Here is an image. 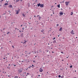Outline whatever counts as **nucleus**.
<instances>
[{
	"mask_svg": "<svg viewBox=\"0 0 78 78\" xmlns=\"http://www.w3.org/2000/svg\"><path fill=\"white\" fill-rule=\"evenodd\" d=\"M70 34H75V33H74V31H73V30H72L70 32Z\"/></svg>",
	"mask_w": 78,
	"mask_h": 78,
	"instance_id": "nucleus-1",
	"label": "nucleus"
},
{
	"mask_svg": "<svg viewBox=\"0 0 78 78\" xmlns=\"http://www.w3.org/2000/svg\"><path fill=\"white\" fill-rule=\"evenodd\" d=\"M69 3V2H65V5H66V6H68Z\"/></svg>",
	"mask_w": 78,
	"mask_h": 78,
	"instance_id": "nucleus-2",
	"label": "nucleus"
},
{
	"mask_svg": "<svg viewBox=\"0 0 78 78\" xmlns=\"http://www.w3.org/2000/svg\"><path fill=\"white\" fill-rule=\"evenodd\" d=\"M39 71H40V72H42L43 71V69L41 68L40 69Z\"/></svg>",
	"mask_w": 78,
	"mask_h": 78,
	"instance_id": "nucleus-3",
	"label": "nucleus"
},
{
	"mask_svg": "<svg viewBox=\"0 0 78 78\" xmlns=\"http://www.w3.org/2000/svg\"><path fill=\"white\" fill-rule=\"evenodd\" d=\"M59 13L60 14V15H61V16H62V15H63V14H64V12H59Z\"/></svg>",
	"mask_w": 78,
	"mask_h": 78,
	"instance_id": "nucleus-4",
	"label": "nucleus"
},
{
	"mask_svg": "<svg viewBox=\"0 0 78 78\" xmlns=\"http://www.w3.org/2000/svg\"><path fill=\"white\" fill-rule=\"evenodd\" d=\"M41 8H43L44 7V5L43 4H41L40 5Z\"/></svg>",
	"mask_w": 78,
	"mask_h": 78,
	"instance_id": "nucleus-5",
	"label": "nucleus"
},
{
	"mask_svg": "<svg viewBox=\"0 0 78 78\" xmlns=\"http://www.w3.org/2000/svg\"><path fill=\"white\" fill-rule=\"evenodd\" d=\"M22 69H19V73H20H20H21V72H22Z\"/></svg>",
	"mask_w": 78,
	"mask_h": 78,
	"instance_id": "nucleus-6",
	"label": "nucleus"
},
{
	"mask_svg": "<svg viewBox=\"0 0 78 78\" xmlns=\"http://www.w3.org/2000/svg\"><path fill=\"white\" fill-rule=\"evenodd\" d=\"M12 5H9V7L10 8H12Z\"/></svg>",
	"mask_w": 78,
	"mask_h": 78,
	"instance_id": "nucleus-7",
	"label": "nucleus"
},
{
	"mask_svg": "<svg viewBox=\"0 0 78 78\" xmlns=\"http://www.w3.org/2000/svg\"><path fill=\"white\" fill-rule=\"evenodd\" d=\"M37 6H38V7H39V6H41V4L40 3H39V4H37Z\"/></svg>",
	"mask_w": 78,
	"mask_h": 78,
	"instance_id": "nucleus-8",
	"label": "nucleus"
},
{
	"mask_svg": "<svg viewBox=\"0 0 78 78\" xmlns=\"http://www.w3.org/2000/svg\"><path fill=\"white\" fill-rule=\"evenodd\" d=\"M62 27H61L59 30V31H62Z\"/></svg>",
	"mask_w": 78,
	"mask_h": 78,
	"instance_id": "nucleus-9",
	"label": "nucleus"
},
{
	"mask_svg": "<svg viewBox=\"0 0 78 78\" xmlns=\"http://www.w3.org/2000/svg\"><path fill=\"white\" fill-rule=\"evenodd\" d=\"M56 40H54L53 42V44H55V43H56Z\"/></svg>",
	"mask_w": 78,
	"mask_h": 78,
	"instance_id": "nucleus-10",
	"label": "nucleus"
},
{
	"mask_svg": "<svg viewBox=\"0 0 78 78\" xmlns=\"http://www.w3.org/2000/svg\"><path fill=\"white\" fill-rule=\"evenodd\" d=\"M16 11V14H19V11Z\"/></svg>",
	"mask_w": 78,
	"mask_h": 78,
	"instance_id": "nucleus-11",
	"label": "nucleus"
},
{
	"mask_svg": "<svg viewBox=\"0 0 78 78\" xmlns=\"http://www.w3.org/2000/svg\"><path fill=\"white\" fill-rule=\"evenodd\" d=\"M44 29H42V30H41V32H42V33H44Z\"/></svg>",
	"mask_w": 78,
	"mask_h": 78,
	"instance_id": "nucleus-12",
	"label": "nucleus"
},
{
	"mask_svg": "<svg viewBox=\"0 0 78 78\" xmlns=\"http://www.w3.org/2000/svg\"><path fill=\"white\" fill-rule=\"evenodd\" d=\"M23 33H22L20 35V37H23Z\"/></svg>",
	"mask_w": 78,
	"mask_h": 78,
	"instance_id": "nucleus-13",
	"label": "nucleus"
},
{
	"mask_svg": "<svg viewBox=\"0 0 78 78\" xmlns=\"http://www.w3.org/2000/svg\"><path fill=\"white\" fill-rule=\"evenodd\" d=\"M57 6L59 8H60V4H59Z\"/></svg>",
	"mask_w": 78,
	"mask_h": 78,
	"instance_id": "nucleus-14",
	"label": "nucleus"
},
{
	"mask_svg": "<svg viewBox=\"0 0 78 78\" xmlns=\"http://www.w3.org/2000/svg\"><path fill=\"white\" fill-rule=\"evenodd\" d=\"M8 5V3H6L5 4V5Z\"/></svg>",
	"mask_w": 78,
	"mask_h": 78,
	"instance_id": "nucleus-15",
	"label": "nucleus"
},
{
	"mask_svg": "<svg viewBox=\"0 0 78 78\" xmlns=\"http://www.w3.org/2000/svg\"><path fill=\"white\" fill-rule=\"evenodd\" d=\"M22 16H23V17H25V15H24V14H22Z\"/></svg>",
	"mask_w": 78,
	"mask_h": 78,
	"instance_id": "nucleus-16",
	"label": "nucleus"
},
{
	"mask_svg": "<svg viewBox=\"0 0 78 78\" xmlns=\"http://www.w3.org/2000/svg\"><path fill=\"white\" fill-rule=\"evenodd\" d=\"M10 33V32H8L7 33V34H9Z\"/></svg>",
	"mask_w": 78,
	"mask_h": 78,
	"instance_id": "nucleus-17",
	"label": "nucleus"
},
{
	"mask_svg": "<svg viewBox=\"0 0 78 78\" xmlns=\"http://www.w3.org/2000/svg\"><path fill=\"white\" fill-rule=\"evenodd\" d=\"M31 67H32V66H30L29 67H28V68H29V69H30V68H31Z\"/></svg>",
	"mask_w": 78,
	"mask_h": 78,
	"instance_id": "nucleus-18",
	"label": "nucleus"
},
{
	"mask_svg": "<svg viewBox=\"0 0 78 78\" xmlns=\"http://www.w3.org/2000/svg\"><path fill=\"white\" fill-rule=\"evenodd\" d=\"M71 15L72 16L73 15V12H71Z\"/></svg>",
	"mask_w": 78,
	"mask_h": 78,
	"instance_id": "nucleus-19",
	"label": "nucleus"
},
{
	"mask_svg": "<svg viewBox=\"0 0 78 78\" xmlns=\"http://www.w3.org/2000/svg\"><path fill=\"white\" fill-rule=\"evenodd\" d=\"M14 78H18V76H16L14 77Z\"/></svg>",
	"mask_w": 78,
	"mask_h": 78,
	"instance_id": "nucleus-20",
	"label": "nucleus"
},
{
	"mask_svg": "<svg viewBox=\"0 0 78 78\" xmlns=\"http://www.w3.org/2000/svg\"><path fill=\"white\" fill-rule=\"evenodd\" d=\"M61 53H62V54H64V52L63 51H61Z\"/></svg>",
	"mask_w": 78,
	"mask_h": 78,
	"instance_id": "nucleus-21",
	"label": "nucleus"
},
{
	"mask_svg": "<svg viewBox=\"0 0 78 78\" xmlns=\"http://www.w3.org/2000/svg\"><path fill=\"white\" fill-rule=\"evenodd\" d=\"M55 38L54 37L53 38V40H55Z\"/></svg>",
	"mask_w": 78,
	"mask_h": 78,
	"instance_id": "nucleus-22",
	"label": "nucleus"
},
{
	"mask_svg": "<svg viewBox=\"0 0 78 78\" xmlns=\"http://www.w3.org/2000/svg\"><path fill=\"white\" fill-rule=\"evenodd\" d=\"M39 20H40L41 19V18L40 16H39Z\"/></svg>",
	"mask_w": 78,
	"mask_h": 78,
	"instance_id": "nucleus-23",
	"label": "nucleus"
},
{
	"mask_svg": "<svg viewBox=\"0 0 78 78\" xmlns=\"http://www.w3.org/2000/svg\"><path fill=\"white\" fill-rule=\"evenodd\" d=\"M19 1H20V0H16V2H19Z\"/></svg>",
	"mask_w": 78,
	"mask_h": 78,
	"instance_id": "nucleus-24",
	"label": "nucleus"
},
{
	"mask_svg": "<svg viewBox=\"0 0 78 78\" xmlns=\"http://www.w3.org/2000/svg\"><path fill=\"white\" fill-rule=\"evenodd\" d=\"M58 77H59V78H60V77H61V75H59L58 76Z\"/></svg>",
	"mask_w": 78,
	"mask_h": 78,
	"instance_id": "nucleus-25",
	"label": "nucleus"
},
{
	"mask_svg": "<svg viewBox=\"0 0 78 78\" xmlns=\"http://www.w3.org/2000/svg\"><path fill=\"white\" fill-rule=\"evenodd\" d=\"M32 68H34V65H32Z\"/></svg>",
	"mask_w": 78,
	"mask_h": 78,
	"instance_id": "nucleus-26",
	"label": "nucleus"
},
{
	"mask_svg": "<svg viewBox=\"0 0 78 78\" xmlns=\"http://www.w3.org/2000/svg\"><path fill=\"white\" fill-rule=\"evenodd\" d=\"M70 68H72V66H70Z\"/></svg>",
	"mask_w": 78,
	"mask_h": 78,
	"instance_id": "nucleus-27",
	"label": "nucleus"
},
{
	"mask_svg": "<svg viewBox=\"0 0 78 78\" xmlns=\"http://www.w3.org/2000/svg\"><path fill=\"white\" fill-rule=\"evenodd\" d=\"M27 75H30V73H27Z\"/></svg>",
	"mask_w": 78,
	"mask_h": 78,
	"instance_id": "nucleus-28",
	"label": "nucleus"
},
{
	"mask_svg": "<svg viewBox=\"0 0 78 78\" xmlns=\"http://www.w3.org/2000/svg\"><path fill=\"white\" fill-rule=\"evenodd\" d=\"M56 26H59V24H57Z\"/></svg>",
	"mask_w": 78,
	"mask_h": 78,
	"instance_id": "nucleus-29",
	"label": "nucleus"
},
{
	"mask_svg": "<svg viewBox=\"0 0 78 78\" xmlns=\"http://www.w3.org/2000/svg\"><path fill=\"white\" fill-rule=\"evenodd\" d=\"M25 29V28H24V27H23L22 28V30H24Z\"/></svg>",
	"mask_w": 78,
	"mask_h": 78,
	"instance_id": "nucleus-30",
	"label": "nucleus"
},
{
	"mask_svg": "<svg viewBox=\"0 0 78 78\" xmlns=\"http://www.w3.org/2000/svg\"><path fill=\"white\" fill-rule=\"evenodd\" d=\"M26 42H27V41H25L24 42V44H25V43H26Z\"/></svg>",
	"mask_w": 78,
	"mask_h": 78,
	"instance_id": "nucleus-31",
	"label": "nucleus"
},
{
	"mask_svg": "<svg viewBox=\"0 0 78 78\" xmlns=\"http://www.w3.org/2000/svg\"><path fill=\"white\" fill-rule=\"evenodd\" d=\"M14 66L15 67H16V65H14Z\"/></svg>",
	"mask_w": 78,
	"mask_h": 78,
	"instance_id": "nucleus-32",
	"label": "nucleus"
},
{
	"mask_svg": "<svg viewBox=\"0 0 78 78\" xmlns=\"http://www.w3.org/2000/svg\"><path fill=\"white\" fill-rule=\"evenodd\" d=\"M20 11V9H19V10H18V11Z\"/></svg>",
	"mask_w": 78,
	"mask_h": 78,
	"instance_id": "nucleus-33",
	"label": "nucleus"
},
{
	"mask_svg": "<svg viewBox=\"0 0 78 78\" xmlns=\"http://www.w3.org/2000/svg\"><path fill=\"white\" fill-rule=\"evenodd\" d=\"M12 47L13 48H14V46H12Z\"/></svg>",
	"mask_w": 78,
	"mask_h": 78,
	"instance_id": "nucleus-34",
	"label": "nucleus"
},
{
	"mask_svg": "<svg viewBox=\"0 0 78 78\" xmlns=\"http://www.w3.org/2000/svg\"><path fill=\"white\" fill-rule=\"evenodd\" d=\"M21 2H22V0H20Z\"/></svg>",
	"mask_w": 78,
	"mask_h": 78,
	"instance_id": "nucleus-35",
	"label": "nucleus"
},
{
	"mask_svg": "<svg viewBox=\"0 0 78 78\" xmlns=\"http://www.w3.org/2000/svg\"><path fill=\"white\" fill-rule=\"evenodd\" d=\"M5 59V58H3V59Z\"/></svg>",
	"mask_w": 78,
	"mask_h": 78,
	"instance_id": "nucleus-36",
	"label": "nucleus"
},
{
	"mask_svg": "<svg viewBox=\"0 0 78 78\" xmlns=\"http://www.w3.org/2000/svg\"><path fill=\"white\" fill-rule=\"evenodd\" d=\"M19 62H20V61H19Z\"/></svg>",
	"mask_w": 78,
	"mask_h": 78,
	"instance_id": "nucleus-37",
	"label": "nucleus"
},
{
	"mask_svg": "<svg viewBox=\"0 0 78 78\" xmlns=\"http://www.w3.org/2000/svg\"><path fill=\"white\" fill-rule=\"evenodd\" d=\"M21 27H22V25H21Z\"/></svg>",
	"mask_w": 78,
	"mask_h": 78,
	"instance_id": "nucleus-38",
	"label": "nucleus"
},
{
	"mask_svg": "<svg viewBox=\"0 0 78 78\" xmlns=\"http://www.w3.org/2000/svg\"><path fill=\"white\" fill-rule=\"evenodd\" d=\"M38 76H40V75H38Z\"/></svg>",
	"mask_w": 78,
	"mask_h": 78,
	"instance_id": "nucleus-39",
	"label": "nucleus"
},
{
	"mask_svg": "<svg viewBox=\"0 0 78 78\" xmlns=\"http://www.w3.org/2000/svg\"><path fill=\"white\" fill-rule=\"evenodd\" d=\"M52 48H51V49H52Z\"/></svg>",
	"mask_w": 78,
	"mask_h": 78,
	"instance_id": "nucleus-40",
	"label": "nucleus"
},
{
	"mask_svg": "<svg viewBox=\"0 0 78 78\" xmlns=\"http://www.w3.org/2000/svg\"><path fill=\"white\" fill-rule=\"evenodd\" d=\"M33 62H35V61H34Z\"/></svg>",
	"mask_w": 78,
	"mask_h": 78,
	"instance_id": "nucleus-41",
	"label": "nucleus"
},
{
	"mask_svg": "<svg viewBox=\"0 0 78 78\" xmlns=\"http://www.w3.org/2000/svg\"><path fill=\"white\" fill-rule=\"evenodd\" d=\"M28 54H31L30 53H28Z\"/></svg>",
	"mask_w": 78,
	"mask_h": 78,
	"instance_id": "nucleus-42",
	"label": "nucleus"
},
{
	"mask_svg": "<svg viewBox=\"0 0 78 78\" xmlns=\"http://www.w3.org/2000/svg\"><path fill=\"white\" fill-rule=\"evenodd\" d=\"M3 0H2V1H3Z\"/></svg>",
	"mask_w": 78,
	"mask_h": 78,
	"instance_id": "nucleus-43",
	"label": "nucleus"
},
{
	"mask_svg": "<svg viewBox=\"0 0 78 78\" xmlns=\"http://www.w3.org/2000/svg\"><path fill=\"white\" fill-rule=\"evenodd\" d=\"M20 33L21 32V31H20Z\"/></svg>",
	"mask_w": 78,
	"mask_h": 78,
	"instance_id": "nucleus-44",
	"label": "nucleus"
},
{
	"mask_svg": "<svg viewBox=\"0 0 78 78\" xmlns=\"http://www.w3.org/2000/svg\"><path fill=\"white\" fill-rule=\"evenodd\" d=\"M0 18H1V16L0 15Z\"/></svg>",
	"mask_w": 78,
	"mask_h": 78,
	"instance_id": "nucleus-45",
	"label": "nucleus"
},
{
	"mask_svg": "<svg viewBox=\"0 0 78 78\" xmlns=\"http://www.w3.org/2000/svg\"><path fill=\"white\" fill-rule=\"evenodd\" d=\"M59 35H58V37H59Z\"/></svg>",
	"mask_w": 78,
	"mask_h": 78,
	"instance_id": "nucleus-46",
	"label": "nucleus"
},
{
	"mask_svg": "<svg viewBox=\"0 0 78 78\" xmlns=\"http://www.w3.org/2000/svg\"><path fill=\"white\" fill-rule=\"evenodd\" d=\"M47 73H48V72H47Z\"/></svg>",
	"mask_w": 78,
	"mask_h": 78,
	"instance_id": "nucleus-47",
	"label": "nucleus"
},
{
	"mask_svg": "<svg viewBox=\"0 0 78 78\" xmlns=\"http://www.w3.org/2000/svg\"><path fill=\"white\" fill-rule=\"evenodd\" d=\"M48 45H50V44H49V43H48Z\"/></svg>",
	"mask_w": 78,
	"mask_h": 78,
	"instance_id": "nucleus-48",
	"label": "nucleus"
},
{
	"mask_svg": "<svg viewBox=\"0 0 78 78\" xmlns=\"http://www.w3.org/2000/svg\"><path fill=\"white\" fill-rule=\"evenodd\" d=\"M43 33V34H45V33H44V32Z\"/></svg>",
	"mask_w": 78,
	"mask_h": 78,
	"instance_id": "nucleus-49",
	"label": "nucleus"
},
{
	"mask_svg": "<svg viewBox=\"0 0 78 78\" xmlns=\"http://www.w3.org/2000/svg\"><path fill=\"white\" fill-rule=\"evenodd\" d=\"M5 28H4V29H3V30H5Z\"/></svg>",
	"mask_w": 78,
	"mask_h": 78,
	"instance_id": "nucleus-50",
	"label": "nucleus"
},
{
	"mask_svg": "<svg viewBox=\"0 0 78 78\" xmlns=\"http://www.w3.org/2000/svg\"><path fill=\"white\" fill-rule=\"evenodd\" d=\"M76 39H77V37H76Z\"/></svg>",
	"mask_w": 78,
	"mask_h": 78,
	"instance_id": "nucleus-51",
	"label": "nucleus"
},
{
	"mask_svg": "<svg viewBox=\"0 0 78 78\" xmlns=\"http://www.w3.org/2000/svg\"><path fill=\"white\" fill-rule=\"evenodd\" d=\"M1 48H3V47H2Z\"/></svg>",
	"mask_w": 78,
	"mask_h": 78,
	"instance_id": "nucleus-52",
	"label": "nucleus"
},
{
	"mask_svg": "<svg viewBox=\"0 0 78 78\" xmlns=\"http://www.w3.org/2000/svg\"><path fill=\"white\" fill-rule=\"evenodd\" d=\"M64 1H63L62 2V3H64Z\"/></svg>",
	"mask_w": 78,
	"mask_h": 78,
	"instance_id": "nucleus-53",
	"label": "nucleus"
},
{
	"mask_svg": "<svg viewBox=\"0 0 78 78\" xmlns=\"http://www.w3.org/2000/svg\"><path fill=\"white\" fill-rule=\"evenodd\" d=\"M8 55H9V53L8 54Z\"/></svg>",
	"mask_w": 78,
	"mask_h": 78,
	"instance_id": "nucleus-54",
	"label": "nucleus"
},
{
	"mask_svg": "<svg viewBox=\"0 0 78 78\" xmlns=\"http://www.w3.org/2000/svg\"><path fill=\"white\" fill-rule=\"evenodd\" d=\"M14 2H15V0H13Z\"/></svg>",
	"mask_w": 78,
	"mask_h": 78,
	"instance_id": "nucleus-55",
	"label": "nucleus"
},
{
	"mask_svg": "<svg viewBox=\"0 0 78 78\" xmlns=\"http://www.w3.org/2000/svg\"><path fill=\"white\" fill-rule=\"evenodd\" d=\"M16 30H17V28H16Z\"/></svg>",
	"mask_w": 78,
	"mask_h": 78,
	"instance_id": "nucleus-56",
	"label": "nucleus"
},
{
	"mask_svg": "<svg viewBox=\"0 0 78 78\" xmlns=\"http://www.w3.org/2000/svg\"><path fill=\"white\" fill-rule=\"evenodd\" d=\"M66 58H68V57H66Z\"/></svg>",
	"mask_w": 78,
	"mask_h": 78,
	"instance_id": "nucleus-57",
	"label": "nucleus"
},
{
	"mask_svg": "<svg viewBox=\"0 0 78 78\" xmlns=\"http://www.w3.org/2000/svg\"><path fill=\"white\" fill-rule=\"evenodd\" d=\"M5 13H4V15H5Z\"/></svg>",
	"mask_w": 78,
	"mask_h": 78,
	"instance_id": "nucleus-58",
	"label": "nucleus"
},
{
	"mask_svg": "<svg viewBox=\"0 0 78 78\" xmlns=\"http://www.w3.org/2000/svg\"><path fill=\"white\" fill-rule=\"evenodd\" d=\"M52 53H54V52L53 51H52Z\"/></svg>",
	"mask_w": 78,
	"mask_h": 78,
	"instance_id": "nucleus-59",
	"label": "nucleus"
},
{
	"mask_svg": "<svg viewBox=\"0 0 78 78\" xmlns=\"http://www.w3.org/2000/svg\"><path fill=\"white\" fill-rule=\"evenodd\" d=\"M11 42V41H9V42Z\"/></svg>",
	"mask_w": 78,
	"mask_h": 78,
	"instance_id": "nucleus-60",
	"label": "nucleus"
},
{
	"mask_svg": "<svg viewBox=\"0 0 78 78\" xmlns=\"http://www.w3.org/2000/svg\"><path fill=\"white\" fill-rule=\"evenodd\" d=\"M9 66H10V64H9Z\"/></svg>",
	"mask_w": 78,
	"mask_h": 78,
	"instance_id": "nucleus-61",
	"label": "nucleus"
},
{
	"mask_svg": "<svg viewBox=\"0 0 78 78\" xmlns=\"http://www.w3.org/2000/svg\"><path fill=\"white\" fill-rule=\"evenodd\" d=\"M61 9L62 10V9Z\"/></svg>",
	"mask_w": 78,
	"mask_h": 78,
	"instance_id": "nucleus-62",
	"label": "nucleus"
},
{
	"mask_svg": "<svg viewBox=\"0 0 78 78\" xmlns=\"http://www.w3.org/2000/svg\"><path fill=\"white\" fill-rule=\"evenodd\" d=\"M34 17H36V16H34Z\"/></svg>",
	"mask_w": 78,
	"mask_h": 78,
	"instance_id": "nucleus-63",
	"label": "nucleus"
},
{
	"mask_svg": "<svg viewBox=\"0 0 78 78\" xmlns=\"http://www.w3.org/2000/svg\"><path fill=\"white\" fill-rule=\"evenodd\" d=\"M18 30H19V29H17Z\"/></svg>",
	"mask_w": 78,
	"mask_h": 78,
	"instance_id": "nucleus-64",
	"label": "nucleus"
}]
</instances>
